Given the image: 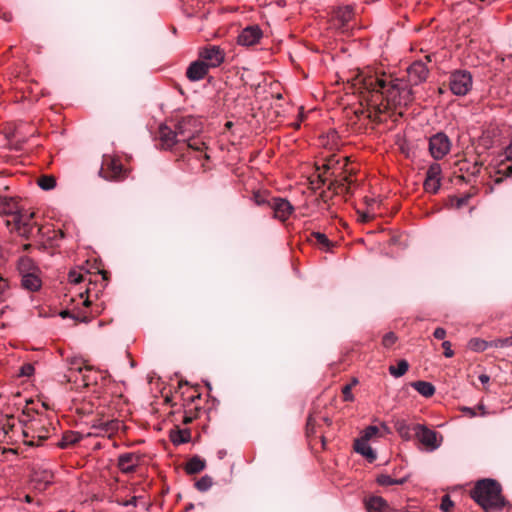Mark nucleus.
<instances>
[{
    "label": "nucleus",
    "mask_w": 512,
    "mask_h": 512,
    "mask_svg": "<svg viewBox=\"0 0 512 512\" xmlns=\"http://www.w3.org/2000/svg\"><path fill=\"white\" fill-rule=\"evenodd\" d=\"M357 84L368 104L379 113L391 107L407 106L413 100L408 84L385 73H360Z\"/></svg>",
    "instance_id": "1"
},
{
    "label": "nucleus",
    "mask_w": 512,
    "mask_h": 512,
    "mask_svg": "<svg viewBox=\"0 0 512 512\" xmlns=\"http://www.w3.org/2000/svg\"><path fill=\"white\" fill-rule=\"evenodd\" d=\"M174 127L178 132L180 141L186 143L191 152L199 154L196 157L200 159L203 155L206 160L209 159L208 154L205 152L207 149L205 142L198 138L199 133L202 131V122L198 118L194 116L182 117Z\"/></svg>",
    "instance_id": "2"
},
{
    "label": "nucleus",
    "mask_w": 512,
    "mask_h": 512,
    "mask_svg": "<svg viewBox=\"0 0 512 512\" xmlns=\"http://www.w3.org/2000/svg\"><path fill=\"white\" fill-rule=\"evenodd\" d=\"M470 496L485 511L501 509L505 505L501 485L494 479L487 478L477 481Z\"/></svg>",
    "instance_id": "3"
},
{
    "label": "nucleus",
    "mask_w": 512,
    "mask_h": 512,
    "mask_svg": "<svg viewBox=\"0 0 512 512\" xmlns=\"http://www.w3.org/2000/svg\"><path fill=\"white\" fill-rule=\"evenodd\" d=\"M413 431L416 439L424 447L425 451L433 452L441 446L442 435L427 426L416 424L413 426Z\"/></svg>",
    "instance_id": "4"
},
{
    "label": "nucleus",
    "mask_w": 512,
    "mask_h": 512,
    "mask_svg": "<svg viewBox=\"0 0 512 512\" xmlns=\"http://www.w3.org/2000/svg\"><path fill=\"white\" fill-rule=\"evenodd\" d=\"M101 177L110 181H121L127 177V171L119 159L112 155H104L99 171Z\"/></svg>",
    "instance_id": "5"
},
{
    "label": "nucleus",
    "mask_w": 512,
    "mask_h": 512,
    "mask_svg": "<svg viewBox=\"0 0 512 512\" xmlns=\"http://www.w3.org/2000/svg\"><path fill=\"white\" fill-rule=\"evenodd\" d=\"M473 85V77L467 70H455L449 77L450 91L456 96L467 95Z\"/></svg>",
    "instance_id": "6"
},
{
    "label": "nucleus",
    "mask_w": 512,
    "mask_h": 512,
    "mask_svg": "<svg viewBox=\"0 0 512 512\" xmlns=\"http://www.w3.org/2000/svg\"><path fill=\"white\" fill-rule=\"evenodd\" d=\"M68 381L78 382L81 380L83 386H89L93 378L91 368L81 358L73 357L68 360Z\"/></svg>",
    "instance_id": "7"
},
{
    "label": "nucleus",
    "mask_w": 512,
    "mask_h": 512,
    "mask_svg": "<svg viewBox=\"0 0 512 512\" xmlns=\"http://www.w3.org/2000/svg\"><path fill=\"white\" fill-rule=\"evenodd\" d=\"M451 149V141L449 137L443 133L439 132L430 137L429 139V151L431 156L435 160H440L444 156H446Z\"/></svg>",
    "instance_id": "8"
},
{
    "label": "nucleus",
    "mask_w": 512,
    "mask_h": 512,
    "mask_svg": "<svg viewBox=\"0 0 512 512\" xmlns=\"http://www.w3.org/2000/svg\"><path fill=\"white\" fill-rule=\"evenodd\" d=\"M200 57L208 65V68H215L223 63L225 53L218 46H209L201 50Z\"/></svg>",
    "instance_id": "9"
},
{
    "label": "nucleus",
    "mask_w": 512,
    "mask_h": 512,
    "mask_svg": "<svg viewBox=\"0 0 512 512\" xmlns=\"http://www.w3.org/2000/svg\"><path fill=\"white\" fill-rule=\"evenodd\" d=\"M141 456L135 452L123 453L118 456L117 467L124 474L133 473L140 465Z\"/></svg>",
    "instance_id": "10"
},
{
    "label": "nucleus",
    "mask_w": 512,
    "mask_h": 512,
    "mask_svg": "<svg viewBox=\"0 0 512 512\" xmlns=\"http://www.w3.org/2000/svg\"><path fill=\"white\" fill-rule=\"evenodd\" d=\"M262 30L257 25L247 26L237 37V42L241 46H253L262 38Z\"/></svg>",
    "instance_id": "11"
},
{
    "label": "nucleus",
    "mask_w": 512,
    "mask_h": 512,
    "mask_svg": "<svg viewBox=\"0 0 512 512\" xmlns=\"http://www.w3.org/2000/svg\"><path fill=\"white\" fill-rule=\"evenodd\" d=\"M428 74V68L425 63L420 60L413 62L407 68L408 80L412 85H419L426 81Z\"/></svg>",
    "instance_id": "12"
},
{
    "label": "nucleus",
    "mask_w": 512,
    "mask_h": 512,
    "mask_svg": "<svg viewBox=\"0 0 512 512\" xmlns=\"http://www.w3.org/2000/svg\"><path fill=\"white\" fill-rule=\"evenodd\" d=\"M269 207L274 211V217L280 221L287 220L294 210L291 203L283 198H272Z\"/></svg>",
    "instance_id": "13"
},
{
    "label": "nucleus",
    "mask_w": 512,
    "mask_h": 512,
    "mask_svg": "<svg viewBox=\"0 0 512 512\" xmlns=\"http://www.w3.org/2000/svg\"><path fill=\"white\" fill-rule=\"evenodd\" d=\"M159 139L165 149H171L174 145L182 143L179 139L176 129H171L166 125H161L159 128Z\"/></svg>",
    "instance_id": "14"
},
{
    "label": "nucleus",
    "mask_w": 512,
    "mask_h": 512,
    "mask_svg": "<svg viewBox=\"0 0 512 512\" xmlns=\"http://www.w3.org/2000/svg\"><path fill=\"white\" fill-rule=\"evenodd\" d=\"M33 216V213L23 212L19 210L13 217L15 228L21 235H26L30 232L31 219L33 218Z\"/></svg>",
    "instance_id": "15"
},
{
    "label": "nucleus",
    "mask_w": 512,
    "mask_h": 512,
    "mask_svg": "<svg viewBox=\"0 0 512 512\" xmlns=\"http://www.w3.org/2000/svg\"><path fill=\"white\" fill-rule=\"evenodd\" d=\"M208 65L203 61L192 62L186 71V76L190 81L202 80L208 73Z\"/></svg>",
    "instance_id": "16"
},
{
    "label": "nucleus",
    "mask_w": 512,
    "mask_h": 512,
    "mask_svg": "<svg viewBox=\"0 0 512 512\" xmlns=\"http://www.w3.org/2000/svg\"><path fill=\"white\" fill-rule=\"evenodd\" d=\"M21 286L23 289L30 292L38 291L42 286L40 272H34L21 276Z\"/></svg>",
    "instance_id": "17"
},
{
    "label": "nucleus",
    "mask_w": 512,
    "mask_h": 512,
    "mask_svg": "<svg viewBox=\"0 0 512 512\" xmlns=\"http://www.w3.org/2000/svg\"><path fill=\"white\" fill-rule=\"evenodd\" d=\"M19 210L16 198L0 195V214L14 217Z\"/></svg>",
    "instance_id": "18"
},
{
    "label": "nucleus",
    "mask_w": 512,
    "mask_h": 512,
    "mask_svg": "<svg viewBox=\"0 0 512 512\" xmlns=\"http://www.w3.org/2000/svg\"><path fill=\"white\" fill-rule=\"evenodd\" d=\"M503 156V159L501 162L504 161H512V141L509 143V145L504 149L503 153L501 154ZM498 174H502V177L496 178L494 181L496 184H499L502 182L503 177H511L512 176V164L505 166L497 171Z\"/></svg>",
    "instance_id": "19"
},
{
    "label": "nucleus",
    "mask_w": 512,
    "mask_h": 512,
    "mask_svg": "<svg viewBox=\"0 0 512 512\" xmlns=\"http://www.w3.org/2000/svg\"><path fill=\"white\" fill-rule=\"evenodd\" d=\"M368 442V440H365L360 437L359 439L355 440L354 449L357 453L361 454L362 456L366 457L370 462H372L376 459L377 456Z\"/></svg>",
    "instance_id": "20"
},
{
    "label": "nucleus",
    "mask_w": 512,
    "mask_h": 512,
    "mask_svg": "<svg viewBox=\"0 0 512 512\" xmlns=\"http://www.w3.org/2000/svg\"><path fill=\"white\" fill-rule=\"evenodd\" d=\"M17 268L20 276H23L25 274H31L34 272H40V269L34 263V261L27 256H22L19 258Z\"/></svg>",
    "instance_id": "21"
},
{
    "label": "nucleus",
    "mask_w": 512,
    "mask_h": 512,
    "mask_svg": "<svg viewBox=\"0 0 512 512\" xmlns=\"http://www.w3.org/2000/svg\"><path fill=\"white\" fill-rule=\"evenodd\" d=\"M411 386L422 396L428 398L434 395L435 387L432 383L427 381H415Z\"/></svg>",
    "instance_id": "22"
},
{
    "label": "nucleus",
    "mask_w": 512,
    "mask_h": 512,
    "mask_svg": "<svg viewBox=\"0 0 512 512\" xmlns=\"http://www.w3.org/2000/svg\"><path fill=\"white\" fill-rule=\"evenodd\" d=\"M366 509L368 512H386L387 503L381 497H371L366 501Z\"/></svg>",
    "instance_id": "23"
},
{
    "label": "nucleus",
    "mask_w": 512,
    "mask_h": 512,
    "mask_svg": "<svg viewBox=\"0 0 512 512\" xmlns=\"http://www.w3.org/2000/svg\"><path fill=\"white\" fill-rule=\"evenodd\" d=\"M335 17L340 22L341 26H344L347 24L353 17V8L352 6H344L339 7L335 11Z\"/></svg>",
    "instance_id": "24"
},
{
    "label": "nucleus",
    "mask_w": 512,
    "mask_h": 512,
    "mask_svg": "<svg viewBox=\"0 0 512 512\" xmlns=\"http://www.w3.org/2000/svg\"><path fill=\"white\" fill-rule=\"evenodd\" d=\"M205 468V461L194 456L186 464L185 470L188 474H196Z\"/></svg>",
    "instance_id": "25"
},
{
    "label": "nucleus",
    "mask_w": 512,
    "mask_h": 512,
    "mask_svg": "<svg viewBox=\"0 0 512 512\" xmlns=\"http://www.w3.org/2000/svg\"><path fill=\"white\" fill-rule=\"evenodd\" d=\"M82 439V436L78 432L69 431L63 434L59 447L67 448L78 443Z\"/></svg>",
    "instance_id": "26"
},
{
    "label": "nucleus",
    "mask_w": 512,
    "mask_h": 512,
    "mask_svg": "<svg viewBox=\"0 0 512 512\" xmlns=\"http://www.w3.org/2000/svg\"><path fill=\"white\" fill-rule=\"evenodd\" d=\"M170 438L173 444L180 445L190 441L191 433L187 429L177 430L171 433Z\"/></svg>",
    "instance_id": "27"
},
{
    "label": "nucleus",
    "mask_w": 512,
    "mask_h": 512,
    "mask_svg": "<svg viewBox=\"0 0 512 512\" xmlns=\"http://www.w3.org/2000/svg\"><path fill=\"white\" fill-rule=\"evenodd\" d=\"M409 369V364L406 360H400L397 365H391L389 372L392 376L398 378L403 376Z\"/></svg>",
    "instance_id": "28"
},
{
    "label": "nucleus",
    "mask_w": 512,
    "mask_h": 512,
    "mask_svg": "<svg viewBox=\"0 0 512 512\" xmlns=\"http://www.w3.org/2000/svg\"><path fill=\"white\" fill-rule=\"evenodd\" d=\"M37 183L41 189L49 191L56 186V179L51 175H43L38 179Z\"/></svg>",
    "instance_id": "29"
},
{
    "label": "nucleus",
    "mask_w": 512,
    "mask_h": 512,
    "mask_svg": "<svg viewBox=\"0 0 512 512\" xmlns=\"http://www.w3.org/2000/svg\"><path fill=\"white\" fill-rule=\"evenodd\" d=\"M489 347V343L480 338H472L468 342V348L475 352H483Z\"/></svg>",
    "instance_id": "30"
},
{
    "label": "nucleus",
    "mask_w": 512,
    "mask_h": 512,
    "mask_svg": "<svg viewBox=\"0 0 512 512\" xmlns=\"http://www.w3.org/2000/svg\"><path fill=\"white\" fill-rule=\"evenodd\" d=\"M441 180L440 179H432V178H425L424 181V189L426 192L435 194L438 192L440 188Z\"/></svg>",
    "instance_id": "31"
},
{
    "label": "nucleus",
    "mask_w": 512,
    "mask_h": 512,
    "mask_svg": "<svg viewBox=\"0 0 512 512\" xmlns=\"http://www.w3.org/2000/svg\"><path fill=\"white\" fill-rule=\"evenodd\" d=\"M396 430L398 431L399 435L405 439L409 440L410 435V427L405 421H397L396 423Z\"/></svg>",
    "instance_id": "32"
},
{
    "label": "nucleus",
    "mask_w": 512,
    "mask_h": 512,
    "mask_svg": "<svg viewBox=\"0 0 512 512\" xmlns=\"http://www.w3.org/2000/svg\"><path fill=\"white\" fill-rule=\"evenodd\" d=\"M442 169L440 164L432 163L426 173L427 178L440 179L441 180Z\"/></svg>",
    "instance_id": "33"
},
{
    "label": "nucleus",
    "mask_w": 512,
    "mask_h": 512,
    "mask_svg": "<svg viewBox=\"0 0 512 512\" xmlns=\"http://www.w3.org/2000/svg\"><path fill=\"white\" fill-rule=\"evenodd\" d=\"M377 483L382 486H390L394 484H402L404 483V480H395L391 478L389 475L382 474L377 477Z\"/></svg>",
    "instance_id": "34"
},
{
    "label": "nucleus",
    "mask_w": 512,
    "mask_h": 512,
    "mask_svg": "<svg viewBox=\"0 0 512 512\" xmlns=\"http://www.w3.org/2000/svg\"><path fill=\"white\" fill-rule=\"evenodd\" d=\"M312 237L316 240V242L319 245H321L326 250H328L330 248L331 242L325 234H323L321 232H313Z\"/></svg>",
    "instance_id": "35"
},
{
    "label": "nucleus",
    "mask_w": 512,
    "mask_h": 512,
    "mask_svg": "<svg viewBox=\"0 0 512 512\" xmlns=\"http://www.w3.org/2000/svg\"><path fill=\"white\" fill-rule=\"evenodd\" d=\"M195 486L199 491H207L212 486V479L207 475L203 476L195 483Z\"/></svg>",
    "instance_id": "36"
},
{
    "label": "nucleus",
    "mask_w": 512,
    "mask_h": 512,
    "mask_svg": "<svg viewBox=\"0 0 512 512\" xmlns=\"http://www.w3.org/2000/svg\"><path fill=\"white\" fill-rule=\"evenodd\" d=\"M101 426V430L108 434V435H111L114 431H116L119 427V422L118 421H106V422H103L100 424Z\"/></svg>",
    "instance_id": "37"
},
{
    "label": "nucleus",
    "mask_w": 512,
    "mask_h": 512,
    "mask_svg": "<svg viewBox=\"0 0 512 512\" xmlns=\"http://www.w3.org/2000/svg\"><path fill=\"white\" fill-rule=\"evenodd\" d=\"M378 434H379V428L377 426L371 425V426H368L367 428H365L361 438L369 441L370 439L377 436Z\"/></svg>",
    "instance_id": "38"
},
{
    "label": "nucleus",
    "mask_w": 512,
    "mask_h": 512,
    "mask_svg": "<svg viewBox=\"0 0 512 512\" xmlns=\"http://www.w3.org/2000/svg\"><path fill=\"white\" fill-rule=\"evenodd\" d=\"M397 340L396 335L393 332H388L383 336L382 344L386 348H390L392 345L395 344Z\"/></svg>",
    "instance_id": "39"
},
{
    "label": "nucleus",
    "mask_w": 512,
    "mask_h": 512,
    "mask_svg": "<svg viewBox=\"0 0 512 512\" xmlns=\"http://www.w3.org/2000/svg\"><path fill=\"white\" fill-rule=\"evenodd\" d=\"M253 200H254L255 204L258 206H263V205L269 206V202H271V200H267L265 198V196L263 194H261L260 192H255L253 194Z\"/></svg>",
    "instance_id": "40"
},
{
    "label": "nucleus",
    "mask_w": 512,
    "mask_h": 512,
    "mask_svg": "<svg viewBox=\"0 0 512 512\" xmlns=\"http://www.w3.org/2000/svg\"><path fill=\"white\" fill-rule=\"evenodd\" d=\"M452 507H453L452 500L450 499V497L448 495H444L441 500L440 509L443 512H449Z\"/></svg>",
    "instance_id": "41"
},
{
    "label": "nucleus",
    "mask_w": 512,
    "mask_h": 512,
    "mask_svg": "<svg viewBox=\"0 0 512 512\" xmlns=\"http://www.w3.org/2000/svg\"><path fill=\"white\" fill-rule=\"evenodd\" d=\"M68 278H69V281H70L71 283H74V284H79V283H81V282L83 281V276H82V274H80V273H78V272H76V271H71V272L69 273Z\"/></svg>",
    "instance_id": "42"
},
{
    "label": "nucleus",
    "mask_w": 512,
    "mask_h": 512,
    "mask_svg": "<svg viewBox=\"0 0 512 512\" xmlns=\"http://www.w3.org/2000/svg\"><path fill=\"white\" fill-rule=\"evenodd\" d=\"M140 497L138 496H133L131 499L129 500H122V501H119L117 500V503L121 506H124V507H128V506H133V507H136L137 506V501Z\"/></svg>",
    "instance_id": "43"
},
{
    "label": "nucleus",
    "mask_w": 512,
    "mask_h": 512,
    "mask_svg": "<svg viewBox=\"0 0 512 512\" xmlns=\"http://www.w3.org/2000/svg\"><path fill=\"white\" fill-rule=\"evenodd\" d=\"M34 372V367L31 364H25L20 368V376H30Z\"/></svg>",
    "instance_id": "44"
},
{
    "label": "nucleus",
    "mask_w": 512,
    "mask_h": 512,
    "mask_svg": "<svg viewBox=\"0 0 512 512\" xmlns=\"http://www.w3.org/2000/svg\"><path fill=\"white\" fill-rule=\"evenodd\" d=\"M442 347L444 349V355L447 358H451L454 355L453 350L451 349V343L449 341H444L442 343Z\"/></svg>",
    "instance_id": "45"
},
{
    "label": "nucleus",
    "mask_w": 512,
    "mask_h": 512,
    "mask_svg": "<svg viewBox=\"0 0 512 512\" xmlns=\"http://www.w3.org/2000/svg\"><path fill=\"white\" fill-rule=\"evenodd\" d=\"M342 393H343L344 399L346 401H351L353 399V396L351 394V386L350 385L344 386L342 389Z\"/></svg>",
    "instance_id": "46"
},
{
    "label": "nucleus",
    "mask_w": 512,
    "mask_h": 512,
    "mask_svg": "<svg viewBox=\"0 0 512 512\" xmlns=\"http://www.w3.org/2000/svg\"><path fill=\"white\" fill-rule=\"evenodd\" d=\"M433 336L436 338V339H439V340H442L445 338L446 336V331L445 329L441 328V327H438L435 329L434 333H433Z\"/></svg>",
    "instance_id": "47"
},
{
    "label": "nucleus",
    "mask_w": 512,
    "mask_h": 512,
    "mask_svg": "<svg viewBox=\"0 0 512 512\" xmlns=\"http://www.w3.org/2000/svg\"><path fill=\"white\" fill-rule=\"evenodd\" d=\"M498 343L499 344H496L495 346H501V347L512 346V336L504 338V339H500V340H498Z\"/></svg>",
    "instance_id": "48"
},
{
    "label": "nucleus",
    "mask_w": 512,
    "mask_h": 512,
    "mask_svg": "<svg viewBox=\"0 0 512 512\" xmlns=\"http://www.w3.org/2000/svg\"><path fill=\"white\" fill-rule=\"evenodd\" d=\"M343 181H344L345 183H343L342 185H346V191H347V192H349V190H350V186H351V184H352V180H351L349 177L345 176V177L343 178Z\"/></svg>",
    "instance_id": "49"
},
{
    "label": "nucleus",
    "mask_w": 512,
    "mask_h": 512,
    "mask_svg": "<svg viewBox=\"0 0 512 512\" xmlns=\"http://www.w3.org/2000/svg\"><path fill=\"white\" fill-rule=\"evenodd\" d=\"M478 379L482 384H487L490 380V377L486 374H481L479 375Z\"/></svg>",
    "instance_id": "50"
},
{
    "label": "nucleus",
    "mask_w": 512,
    "mask_h": 512,
    "mask_svg": "<svg viewBox=\"0 0 512 512\" xmlns=\"http://www.w3.org/2000/svg\"><path fill=\"white\" fill-rule=\"evenodd\" d=\"M463 412L468 413L471 417H475L477 415L474 409L469 407L463 408Z\"/></svg>",
    "instance_id": "51"
},
{
    "label": "nucleus",
    "mask_w": 512,
    "mask_h": 512,
    "mask_svg": "<svg viewBox=\"0 0 512 512\" xmlns=\"http://www.w3.org/2000/svg\"><path fill=\"white\" fill-rule=\"evenodd\" d=\"M478 410L480 411V415L481 416H485L487 415V411L485 409V406L484 405H478Z\"/></svg>",
    "instance_id": "52"
},
{
    "label": "nucleus",
    "mask_w": 512,
    "mask_h": 512,
    "mask_svg": "<svg viewBox=\"0 0 512 512\" xmlns=\"http://www.w3.org/2000/svg\"><path fill=\"white\" fill-rule=\"evenodd\" d=\"M48 437H49V432H48V430H45L43 433H40V434L38 435V438H39V439H41V440L46 439V438H48Z\"/></svg>",
    "instance_id": "53"
},
{
    "label": "nucleus",
    "mask_w": 512,
    "mask_h": 512,
    "mask_svg": "<svg viewBox=\"0 0 512 512\" xmlns=\"http://www.w3.org/2000/svg\"><path fill=\"white\" fill-rule=\"evenodd\" d=\"M293 127L295 129H299L300 128V122L298 121V122L293 123Z\"/></svg>",
    "instance_id": "54"
},
{
    "label": "nucleus",
    "mask_w": 512,
    "mask_h": 512,
    "mask_svg": "<svg viewBox=\"0 0 512 512\" xmlns=\"http://www.w3.org/2000/svg\"><path fill=\"white\" fill-rule=\"evenodd\" d=\"M332 163L333 161L332 160H329L328 163L325 165L327 167V169H330L331 166H332Z\"/></svg>",
    "instance_id": "55"
},
{
    "label": "nucleus",
    "mask_w": 512,
    "mask_h": 512,
    "mask_svg": "<svg viewBox=\"0 0 512 512\" xmlns=\"http://www.w3.org/2000/svg\"><path fill=\"white\" fill-rule=\"evenodd\" d=\"M426 59H427L428 62H431L432 61V55H427Z\"/></svg>",
    "instance_id": "56"
},
{
    "label": "nucleus",
    "mask_w": 512,
    "mask_h": 512,
    "mask_svg": "<svg viewBox=\"0 0 512 512\" xmlns=\"http://www.w3.org/2000/svg\"><path fill=\"white\" fill-rule=\"evenodd\" d=\"M184 422H185V423H189V422H191V418H189V417H185Z\"/></svg>",
    "instance_id": "57"
},
{
    "label": "nucleus",
    "mask_w": 512,
    "mask_h": 512,
    "mask_svg": "<svg viewBox=\"0 0 512 512\" xmlns=\"http://www.w3.org/2000/svg\"><path fill=\"white\" fill-rule=\"evenodd\" d=\"M83 304H84L85 306H89L90 302H89V300H87V299H86V300L83 302Z\"/></svg>",
    "instance_id": "58"
},
{
    "label": "nucleus",
    "mask_w": 512,
    "mask_h": 512,
    "mask_svg": "<svg viewBox=\"0 0 512 512\" xmlns=\"http://www.w3.org/2000/svg\"><path fill=\"white\" fill-rule=\"evenodd\" d=\"M299 115H300V118H301V120H302V119H303V113H302V110L300 111Z\"/></svg>",
    "instance_id": "59"
},
{
    "label": "nucleus",
    "mask_w": 512,
    "mask_h": 512,
    "mask_svg": "<svg viewBox=\"0 0 512 512\" xmlns=\"http://www.w3.org/2000/svg\"><path fill=\"white\" fill-rule=\"evenodd\" d=\"M462 203H463V200L459 201L458 206H461Z\"/></svg>",
    "instance_id": "60"
},
{
    "label": "nucleus",
    "mask_w": 512,
    "mask_h": 512,
    "mask_svg": "<svg viewBox=\"0 0 512 512\" xmlns=\"http://www.w3.org/2000/svg\"><path fill=\"white\" fill-rule=\"evenodd\" d=\"M307 424H308V425H310V424H311V418H309V419H308V423H307Z\"/></svg>",
    "instance_id": "61"
}]
</instances>
